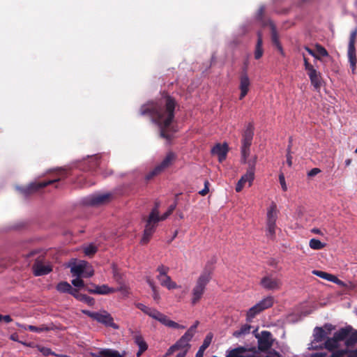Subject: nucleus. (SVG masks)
I'll return each mask as SVG.
<instances>
[{"label":"nucleus","mask_w":357,"mask_h":357,"mask_svg":"<svg viewBox=\"0 0 357 357\" xmlns=\"http://www.w3.org/2000/svg\"><path fill=\"white\" fill-rule=\"evenodd\" d=\"M178 105L174 98L165 93L157 101L148 102L139 109V114L150 116L159 128L160 137L170 140L176 132L172 123L174 111Z\"/></svg>","instance_id":"f257e3e1"},{"label":"nucleus","mask_w":357,"mask_h":357,"mask_svg":"<svg viewBox=\"0 0 357 357\" xmlns=\"http://www.w3.org/2000/svg\"><path fill=\"white\" fill-rule=\"evenodd\" d=\"M159 204L155 203V206L152 208L150 214L146 220V225L144 230L143 236L141 239L142 244H146L150 241L151 236L155 231L158 223L160 221L165 220L172 213L167 211L163 215H159Z\"/></svg>","instance_id":"f03ea898"},{"label":"nucleus","mask_w":357,"mask_h":357,"mask_svg":"<svg viewBox=\"0 0 357 357\" xmlns=\"http://www.w3.org/2000/svg\"><path fill=\"white\" fill-rule=\"evenodd\" d=\"M66 173L64 171H59L57 174L58 177L56 178L50 179V180L45 181L31 183L26 188H23L20 189L21 192L25 197H27L34 192L39 191L40 189L46 187L49 185H52V184H54V183L59 181L61 179L66 177Z\"/></svg>","instance_id":"7ed1b4c3"},{"label":"nucleus","mask_w":357,"mask_h":357,"mask_svg":"<svg viewBox=\"0 0 357 357\" xmlns=\"http://www.w3.org/2000/svg\"><path fill=\"white\" fill-rule=\"evenodd\" d=\"M82 312L91 317L92 319L96 320L98 323L102 324L106 326L112 327L114 329H118L119 326L114 322L113 317L107 311L102 312H91L88 310H82Z\"/></svg>","instance_id":"20e7f679"},{"label":"nucleus","mask_w":357,"mask_h":357,"mask_svg":"<svg viewBox=\"0 0 357 357\" xmlns=\"http://www.w3.org/2000/svg\"><path fill=\"white\" fill-rule=\"evenodd\" d=\"M279 211L275 202H272L267 208L266 213V227L267 235L271 238H273L275 235L276 221L278 219Z\"/></svg>","instance_id":"39448f33"},{"label":"nucleus","mask_w":357,"mask_h":357,"mask_svg":"<svg viewBox=\"0 0 357 357\" xmlns=\"http://www.w3.org/2000/svg\"><path fill=\"white\" fill-rule=\"evenodd\" d=\"M273 303L274 298L273 296H268L264 298L249 309L246 314V320L249 322L251 321L252 319L261 312L271 307L273 305Z\"/></svg>","instance_id":"423d86ee"},{"label":"nucleus","mask_w":357,"mask_h":357,"mask_svg":"<svg viewBox=\"0 0 357 357\" xmlns=\"http://www.w3.org/2000/svg\"><path fill=\"white\" fill-rule=\"evenodd\" d=\"M261 287L267 291H278L282 288V281L273 273H268L260 280Z\"/></svg>","instance_id":"0eeeda50"},{"label":"nucleus","mask_w":357,"mask_h":357,"mask_svg":"<svg viewBox=\"0 0 357 357\" xmlns=\"http://www.w3.org/2000/svg\"><path fill=\"white\" fill-rule=\"evenodd\" d=\"M349 331L347 329H340L336 331L332 337H327L324 344V347L330 351L337 349L339 342L344 341Z\"/></svg>","instance_id":"6e6552de"},{"label":"nucleus","mask_w":357,"mask_h":357,"mask_svg":"<svg viewBox=\"0 0 357 357\" xmlns=\"http://www.w3.org/2000/svg\"><path fill=\"white\" fill-rule=\"evenodd\" d=\"M257 329L253 331L258 341V349L260 351H268L273 345L272 334L268 331H261V334L256 333Z\"/></svg>","instance_id":"1a4fd4ad"},{"label":"nucleus","mask_w":357,"mask_h":357,"mask_svg":"<svg viewBox=\"0 0 357 357\" xmlns=\"http://www.w3.org/2000/svg\"><path fill=\"white\" fill-rule=\"evenodd\" d=\"M112 198V193L94 194L85 197L83 202L89 206H100L109 203Z\"/></svg>","instance_id":"9d476101"},{"label":"nucleus","mask_w":357,"mask_h":357,"mask_svg":"<svg viewBox=\"0 0 357 357\" xmlns=\"http://www.w3.org/2000/svg\"><path fill=\"white\" fill-rule=\"evenodd\" d=\"M199 322L197 321L194 325H192L185 333L175 343V345L178 349L188 351L190 347L189 342L195 333L196 328L199 325Z\"/></svg>","instance_id":"9b49d317"},{"label":"nucleus","mask_w":357,"mask_h":357,"mask_svg":"<svg viewBox=\"0 0 357 357\" xmlns=\"http://www.w3.org/2000/svg\"><path fill=\"white\" fill-rule=\"evenodd\" d=\"M239 81V89L241 91L239 99L243 100L249 92L250 86V80L248 75L246 68L241 73Z\"/></svg>","instance_id":"f8f14e48"},{"label":"nucleus","mask_w":357,"mask_h":357,"mask_svg":"<svg viewBox=\"0 0 357 357\" xmlns=\"http://www.w3.org/2000/svg\"><path fill=\"white\" fill-rule=\"evenodd\" d=\"M229 152V146L227 143L216 144L211 150V153L213 155H216L220 162H222L225 160L227 153Z\"/></svg>","instance_id":"ddd939ff"},{"label":"nucleus","mask_w":357,"mask_h":357,"mask_svg":"<svg viewBox=\"0 0 357 357\" xmlns=\"http://www.w3.org/2000/svg\"><path fill=\"white\" fill-rule=\"evenodd\" d=\"M252 351H255V347L248 349L240 346L228 351L226 357H254V354L249 353Z\"/></svg>","instance_id":"4468645a"},{"label":"nucleus","mask_w":357,"mask_h":357,"mask_svg":"<svg viewBox=\"0 0 357 357\" xmlns=\"http://www.w3.org/2000/svg\"><path fill=\"white\" fill-rule=\"evenodd\" d=\"M254 130L253 123H248L242 135L241 146L250 147L254 136Z\"/></svg>","instance_id":"2eb2a0df"},{"label":"nucleus","mask_w":357,"mask_h":357,"mask_svg":"<svg viewBox=\"0 0 357 357\" xmlns=\"http://www.w3.org/2000/svg\"><path fill=\"white\" fill-rule=\"evenodd\" d=\"M307 75L310 78L312 86L317 91H319L323 84V79L321 75L315 68L307 72Z\"/></svg>","instance_id":"dca6fc26"},{"label":"nucleus","mask_w":357,"mask_h":357,"mask_svg":"<svg viewBox=\"0 0 357 357\" xmlns=\"http://www.w3.org/2000/svg\"><path fill=\"white\" fill-rule=\"evenodd\" d=\"M340 329H347V337L344 340V344L347 347H352L357 343V330L353 328L351 326H347Z\"/></svg>","instance_id":"f3484780"},{"label":"nucleus","mask_w":357,"mask_h":357,"mask_svg":"<svg viewBox=\"0 0 357 357\" xmlns=\"http://www.w3.org/2000/svg\"><path fill=\"white\" fill-rule=\"evenodd\" d=\"M215 263L216 258L215 257H212L211 259L206 262L204 268V273L202 274V287L210 280L211 275L214 269Z\"/></svg>","instance_id":"a211bd4d"},{"label":"nucleus","mask_w":357,"mask_h":357,"mask_svg":"<svg viewBox=\"0 0 357 357\" xmlns=\"http://www.w3.org/2000/svg\"><path fill=\"white\" fill-rule=\"evenodd\" d=\"M91 285L94 287V290H89V293L93 294L108 295L117 291L116 289L109 287L107 284L96 285L91 283Z\"/></svg>","instance_id":"6ab92c4d"},{"label":"nucleus","mask_w":357,"mask_h":357,"mask_svg":"<svg viewBox=\"0 0 357 357\" xmlns=\"http://www.w3.org/2000/svg\"><path fill=\"white\" fill-rule=\"evenodd\" d=\"M34 275L36 276L45 275L50 273L52 271V266L50 265H45L42 263H36L33 266Z\"/></svg>","instance_id":"aec40b11"},{"label":"nucleus","mask_w":357,"mask_h":357,"mask_svg":"<svg viewBox=\"0 0 357 357\" xmlns=\"http://www.w3.org/2000/svg\"><path fill=\"white\" fill-rule=\"evenodd\" d=\"M254 178H255L254 176L249 175V174H248V173H245L244 175H243L241 177L239 181H238V183L236 185V188H235L236 191L237 192H240L243 190L245 184L247 182H248L249 186H251Z\"/></svg>","instance_id":"412c9836"},{"label":"nucleus","mask_w":357,"mask_h":357,"mask_svg":"<svg viewBox=\"0 0 357 357\" xmlns=\"http://www.w3.org/2000/svg\"><path fill=\"white\" fill-rule=\"evenodd\" d=\"M158 321L169 328L183 329L185 328L184 326L180 325L178 323L170 320L167 316L162 313H161L160 315L159 316Z\"/></svg>","instance_id":"4be33fe9"},{"label":"nucleus","mask_w":357,"mask_h":357,"mask_svg":"<svg viewBox=\"0 0 357 357\" xmlns=\"http://www.w3.org/2000/svg\"><path fill=\"white\" fill-rule=\"evenodd\" d=\"M93 356L95 357H124V354H121L118 351L110 349H102Z\"/></svg>","instance_id":"5701e85b"},{"label":"nucleus","mask_w":357,"mask_h":357,"mask_svg":"<svg viewBox=\"0 0 357 357\" xmlns=\"http://www.w3.org/2000/svg\"><path fill=\"white\" fill-rule=\"evenodd\" d=\"M271 40L274 45L276 46L278 50L280 51V54L284 56V53L282 49V47L279 40V36L276 30V27L273 24H271Z\"/></svg>","instance_id":"b1692460"},{"label":"nucleus","mask_w":357,"mask_h":357,"mask_svg":"<svg viewBox=\"0 0 357 357\" xmlns=\"http://www.w3.org/2000/svg\"><path fill=\"white\" fill-rule=\"evenodd\" d=\"M312 274L314 275H317L322 279L333 282L336 284H340L341 282V281L335 275L328 273L326 272H324V271H318V270H314V271H312Z\"/></svg>","instance_id":"393cba45"},{"label":"nucleus","mask_w":357,"mask_h":357,"mask_svg":"<svg viewBox=\"0 0 357 357\" xmlns=\"http://www.w3.org/2000/svg\"><path fill=\"white\" fill-rule=\"evenodd\" d=\"M175 159L176 155L173 152H169L158 167L163 172L173 163Z\"/></svg>","instance_id":"a878e982"},{"label":"nucleus","mask_w":357,"mask_h":357,"mask_svg":"<svg viewBox=\"0 0 357 357\" xmlns=\"http://www.w3.org/2000/svg\"><path fill=\"white\" fill-rule=\"evenodd\" d=\"M157 279L162 286L167 287L168 289H174L177 287L176 282H173L167 274L161 277L157 276Z\"/></svg>","instance_id":"bb28decb"},{"label":"nucleus","mask_w":357,"mask_h":357,"mask_svg":"<svg viewBox=\"0 0 357 357\" xmlns=\"http://www.w3.org/2000/svg\"><path fill=\"white\" fill-rule=\"evenodd\" d=\"M327 333L322 327H315L314 329V342H321L326 338Z\"/></svg>","instance_id":"cd10ccee"},{"label":"nucleus","mask_w":357,"mask_h":357,"mask_svg":"<svg viewBox=\"0 0 357 357\" xmlns=\"http://www.w3.org/2000/svg\"><path fill=\"white\" fill-rule=\"evenodd\" d=\"M20 326L22 328H23L24 330H26V331L28 330L29 331L34 332V333H42V332H45V331H49L51 330L50 327H48L45 325H41L40 326H32V325L23 324V325H20Z\"/></svg>","instance_id":"c85d7f7f"},{"label":"nucleus","mask_w":357,"mask_h":357,"mask_svg":"<svg viewBox=\"0 0 357 357\" xmlns=\"http://www.w3.org/2000/svg\"><path fill=\"white\" fill-rule=\"evenodd\" d=\"M86 263L82 262L78 264H74L70 268V272L73 276L81 278L82 275L84 273Z\"/></svg>","instance_id":"c756f323"},{"label":"nucleus","mask_w":357,"mask_h":357,"mask_svg":"<svg viewBox=\"0 0 357 357\" xmlns=\"http://www.w3.org/2000/svg\"><path fill=\"white\" fill-rule=\"evenodd\" d=\"M348 58L350 63V66L352 68V70L354 71L356 68L357 63L355 47H348Z\"/></svg>","instance_id":"7c9ffc66"},{"label":"nucleus","mask_w":357,"mask_h":357,"mask_svg":"<svg viewBox=\"0 0 357 357\" xmlns=\"http://www.w3.org/2000/svg\"><path fill=\"white\" fill-rule=\"evenodd\" d=\"M251 328L252 326L249 324H245L242 325L238 330H236L233 333V336L238 338L245 335L249 334Z\"/></svg>","instance_id":"2f4dec72"},{"label":"nucleus","mask_w":357,"mask_h":357,"mask_svg":"<svg viewBox=\"0 0 357 357\" xmlns=\"http://www.w3.org/2000/svg\"><path fill=\"white\" fill-rule=\"evenodd\" d=\"M262 38L260 33L258 34L257 41L255 47V59H259L264 53V50L262 48Z\"/></svg>","instance_id":"473e14b6"},{"label":"nucleus","mask_w":357,"mask_h":357,"mask_svg":"<svg viewBox=\"0 0 357 357\" xmlns=\"http://www.w3.org/2000/svg\"><path fill=\"white\" fill-rule=\"evenodd\" d=\"M133 340H134L135 343L139 347V349H140L142 350H147L148 344L144 340L142 335H140L139 333H135L133 335Z\"/></svg>","instance_id":"72a5a7b5"},{"label":"nucleus","mask_w":357,"mask_h":357,"mask_svg":"<svg viewBox=\"0 0 357 357\" xmlns=\"http://www.w3.org/2000/svg\"><path fill=\"white\" fill-rule=\"evenodd\" d=\"M257 157L255 155L253 158L250 160H247V162L245 164L248 165V169L246 173L249 174L255 177V165L257 163Z\"/></svg>","instance_id":"f704fd0d"},{"label":"nucleus","mask_w":357,"mask_h":357,"mask_svg":"<svg viewBox=\"0 0 357 357\" xmlns=\"http://www.w3.org/2000/svg\"><path fill=\"white\" fill-rule=\"evenodd\" d=\"M201 298V277L197 279V285L193 290L192 303H196Z\"/></svg>","instance_id":"c9c22d12"},{"label":"nucleus","mask_w":357,"mask_h":357,"mask_svg":"<svg viewBox=\"0 0 357 357\" xmlns=\"http://www.w3.org/2000/svg\"><path fill=\"white\" fill-rule=\"evenodd\" d=\"M309 245L313 250H321L326 246V243L321 242L319 239L312 238L310 241Z\"/></svg>","instance_id":"e433bc0d"},{"label":"nucleus","mask_w":357,"mask_h":357,"mask_svg":"<svg viewBox=\"0 0 357 357\" xmlns=\"http://www.w3.org/2000/svg\"><path fill=\"white\" fill-rule=\"evenodd\" d=\"M56 289L61 293H68L71 289V285L67 282H61L57 284Z\"/></svg>","instance_id":"4c0bfd02"},{"label":"nucleus","mask_w":357,"mask_h":357,"mask_svg":"<svg viewBox=\"0 0 357 357\" xmlns=\"http://www.w3.org/2000/svg\"><path fill=\"white\" fill-rule=\"evenodd\" d=\"M77 301L85 303L89 306H93L95 304V300L93 298L83 294H81Z\"/></svg>","instance_id":"58836bf2"},{"label":"nucleus","mask_w":357,"mask_h":357,"mask_svg":"<svg viewBox=\"0 0 357 357\" xmlns=\"http://www.w3.org/2000/svg\"><path fill=\"white\" fill-rule=\"evenodd\" d=\"M161 172H162L161 171V169H160V167H158V165L156 167H155V168L153 169H152L151 171H150L146 176H145V179L146 181H150L151 180L152 178H153L155 176L160 174Z\"/></svg>","instance_id":"ea45409f"},{"label":"nucleus","mask_w":357,"mask_h":357,"mask_svg":"<svg viewBox=\"0 0 357 357\" xmlns=\"http://www.w3.org/2000/svg\"><path fill=\"white\" fill-rule=\"evenodd\" d=\"M97 251H98L97 247L92 244L86 246L84 249V253L86 256H89V257L93 256L96 253Z\"/></svg>","instance_id":"a19ab883"},{"label":"nucleus","mask_w":357,"mask_h":357,"mask_svg":"<svg viewBox=\"0 0 357 357\" xmlns=\"http://www.w3.org/2000/svg\"><path fill=\"white\" fill-rule=\"evenodd\" d=\"M250 148L249 146H241V162L245 163L247 162L248 158L250 155Z\"/></svg>","instance_id":"79ce46f5"},{"label":"nucleus","mask_w":357,"mask_h":357,"mask_svg":"<svg viewBox=\"0 0 357 357\" xmlns=\"http://www.w3.org/2000/svg\"><path fill=\"white\" fill-rule=\"evenodd\" d=\"M213 335L211 333H209L206 337L204 338V340L202 343V354L204 353V351L208 347V346L211 344L212 340H213Z\"/></svg>","instance_id":"37998d69"},{"label":"nucleus","mask_w":357,"mask_h":357,"mask_svg":"<svg viewBox=\"0 0 357 357\" xmlns=\"http://www.w3.org/2000/svg\"><path fill=\"white\" fill-rule=\"evenodd\" d=\"M315 49H316L318 54H319L320 56H328V51L326 50L325 47H324L320 44L317 43L315 45Z\"/></svg>","instance_id":"c03bdc74"},{"label":"nucleus","mask_w":357,"mask_h":357,"mask_svg":"<svg viewBox=\"0 0 357 357\" xmlns=\"http://www.w3.org/2000/svg\"><path fill=\"white\" fill-rule=\"evenodd\" d=\"M357 36V28L354 29L350 33L348 47H355L356 38Z\"/></svg>","instance_id":"a18cd8bd"},{"label":"nucleus","mask_w":357,"mask_h":357,"mask_svg":"<svg viewBox=\"0 0 357 357\" xmlns=\"http://www.w3.org/2000/svg\"><path fill=\"white\" fill-rule=\"evenodd\" d=\"M71 282L75 287L79 289L84 288L85 286L84 280L79 277L73 280Z\"/></svg>","instance_id":"49530a36"},{"label":"nucleus","mask_w":357,"mask_h":357,"mask_svg":"<svg viewBox=\"0 0 357 357\" xmlns=\"http://www.w3.org/2000/svg\"><path fill=\"white\" fill-rule=\"evenodd\" d=\"M112 273L114 280L117 282H120L121 280V275L119 273L118 268L115 264L112 265Z\"/></svg>","instance_id":"de8ad7c7"},{"label":"nucleus","mask_w":357,"mask_h":357,"mask_svg":"<svg viewBox=\"0 0 357 357\" xmlns=\"http://www.w3.org/2000/svg\"><path fill=\"white\" fill-rule=\"evenodd\" d=\"M347 354V350L346 349H340L333 351V353L330 356V357H343Z\"/></svg>","instance_id":"09e8293b"},{"label":"nucleus","mask_w":357,"mask_h":357,"mask_svg":"<svg viewBox=\"0 0 357 357\" xmlns=\"http://www.w3.org/2000/svg\"><path fill=\"white\" fill-rule=\"evenodd\" d=\"M169 267L165 266L164 265H160L157 268V271L159 273L158 276L161 277V276H162L164 275H167L168 271H169Z\"/></svg>","instance_id":"8fccbe9b"},{"label":"nucleus","mask_w":357,"mask_h":357,"mask_svg":"<svg viewBox=\"0 0 357 357\" xmlns=\"http://www.w3.org/2000/svg\"><path fill=\"white\" fill-rule=\"evenodd\" d=\"M38 350L45 356H47L50 355L54 354V352L50 348L38 346Z\"/></svg>","instance_id":"3c124183"},{"label":"nucleus","mask_w":357,"mask_h":357,"mask_svg":"<svg viewBox=\"0 0 357 357\" xmlns=\"http://www.w3.org/2000/svg\"><path fill=\"white\" fill-rule=\"evenodd\" d=\"M136 307L147 315L151 309V307H149L141 303H137Z\"/></svg>","instance_id":"603ef678"},{"label":"nucleus","mask_w":357,"mask_h":357,"mask_svg":"<svg viewBox=\"0 0 357 357\" xmlns=\"http://www.w3.org/2000/svg\"><path fill=\"white\" fill-rule=\"evenodd\" d=\"M160 314L161 312H159L158 310L154 308H151L148 315L152 317L153 319L158 320Z\"/></svg>","instance_id":"864d4df0"},{"label":"nucleus","mask_w":357,"mask_h":357,"mask_svg":"<svg viewBox=\"0 0 357 357\" xmlns=\"http://www.w3.org/2000/svg\"><path fill=\"white\" fill-rule=\"evenodd\" d=\"M303 61L305 70L307 71V73L314 68V66L309 63L308 59L306 58L305 55H303Z\"/></svg>","instance_id":"5fc2aeb1"},{"label":"nucleus","mask_w":357,"mask_h":357,"mask_svg":"<svg viewBox=\"0 0 357 357\" xmlns=\"http://www.w3.org/2000/svg\"><path fill=\"white\" fill-rule=\"evenodd\" d=\"M68 294L72 295L77 300L79 299V296L82 294L81 293L79 292V290L77 289L73 288L72 287H71V289L69 290Z\"/></svg>","instance_id":"6e6d98bb"},{"label":"nucleus","mask_w":357,"mask_h":357,"mask_svg":"<svg viewBox=\"0 0 357 357\" xmlns=\"http://www.w3.org/2000/svg\"><path fill=\"white\" fill-rule=\"evenodd\" d=\"M68 294L72 295L77 300L79 299V296L82 294L81 293L79 292V290L77 289L73 288L72 287H71V289L69 290Z\"/></svg>","instance_id":"4d7b16f0"},{"label":"nucleus","mask_w":357,"mask_h":357,"mask_svg":"<svg viewBox=\"0 0 357 357\" xmlns=\"http://www.w3.org/2000/svg\"><path fill=\"white\" fill-rule=\"evenodd\" d=\"M279 181L281 185V187L284 191L287 190V187L285 183V178L284 174L282 173L279 175Z\"/></svg>","instance_id":"13d9d810"},{"label":"nucleus","mask_w":357,"mask_h":357,"mask_svg":"<svg viewBox=\"0 0 357 357\" xmlns=\"http://www.w3.org/2000/svg\"><path fill=\"white\" fill-rule=\"evenodd\" d=\"M287 163L289 167H291L292 165V156L291 155V145L289 144L287 148Z\"/></svg>","instance_id":"bf43d9fd"},{"label":"nucleus","mask_w":357,"mask_h":357,"mask_svg":"<svg viewBox=\"0 0 357 357\" xmlns=\"http://www.w3.org/2000/svg\"><path fill=\"white\" fill-rule=\"evenodd\" d=\"M322 328L326 331L328 335L332 331L335 330V326L331 324H325Z\"/></svg>","instance_id":"052dcab7"},{"label":"nucleus","mask_w":357,"mask_h":357,"mask_svg":"<svg viewBox=\"0 0 357 357\" xmlns=\"http://www.w3.org/2000/svg\"><path fill=\"white\" fill-rule=\"evenodd\" d=\"M304 49L311 55L313 57H314L317 60H321V58L320 56L316 54L312 49H310L309 47L307 46H305L304 47Z\"/></svg>","instance_id":"680f3d73"},{"label":"nucleus","mask_w":357,"mask_h":357,"mask_svg":"<svg viewBox=\"0 0 357 357\" xmlns=\"http://www.w3.org/2000/svg\"><path fill=\"white\" fill-rule=\"evenodd\" d=\"M177 350H178V348L174 344V345H172V347H170L169 348V349L166 352V354L164 356V357H167V356H171L174 351H176Z\"/></svg>","instance_id":"e2e57ef3"},{"label":"nucleus","mask_w":357,"mask_h":357,"mask_svg":"<svg viewBox=\"0 0 357 357\" xmlns=\"http://www.w3.org/2000/svg\"><path fill=\"white\" fill-rule=\"evenodd\" d=\"M321 172V169H320L315 167V168L312 169L310 171H309V172H307V176H308L309 177H312V176H316L317 174H319V173H320Z\"/></svg>","instance_id":"0e129e2a"},{"label":"nucleus","mask_w":357,"mask_h":357,"mask_svg":"<svg viewBox=\"0 0 357 357\" xmlns=\"http://www.w3.org/2000/svg\"><path fill=\"white\" fill-rule=\"evenodd\" d=\"M211 185L208 181H204V188L202 189V197L209 192V186Z\"/></svg>","instance_id":"69168bd1"},{"label":"nucleus","mask_w":357,"mask_h":357,"mask_svg":"<svg viewBox=\"0 0 357 357\" xmlns=\"http://www.w3.org/2000/svg\"><path fill=\"white\" fill-rule=\"evenodd\" d=\"M146 282L149 284V287L151 288L152 291L157 289V287L155 285L153 281L150 278H148L146 279Z\"/></svg>","instance_id":"338daca9"},{"label":"nucleus","mask_w":357,"mask_h":357,"mask_svg":"<svg viewBox=\"0 0 357 357\" xmlns=\"http://www.w3.org/2000/svg\"><path fill=\"white\" fill-rule=\"evenodd\" d=\"M328 355L326 352H318V353H314V354H312L310 355V357H327Z\"/></svg>","instance_id":"774afa93"}]
</instances>
